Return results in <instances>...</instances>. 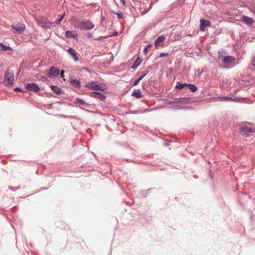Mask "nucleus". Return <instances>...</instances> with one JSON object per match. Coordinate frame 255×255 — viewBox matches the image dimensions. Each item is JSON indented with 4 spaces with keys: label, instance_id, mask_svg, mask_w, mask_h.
I'll list each match as a JSON object with an SVG mask.
<instances>
[{
    "label": "nucleus",
    "instance_id": "1",
    "mask_svg": "<svg viewBox=\"0 0 255 255\" xmlns=\"http://www.w3.org/2000/svg\"><path fill=\"white\" fill-rule=\"evenodd\" d=\"M94 27V24L88 20H82L79 22L77 27L85 30H91Z\"/></svg>",
    "mask_w": 255,
    "mask_h": 255
},
{
    "label": "nucleus",
    "instance_id": "2",
    "mask_svg": "<svg viewBox=\"0 0 255 255\" xmlns=\"http://www.w3.org/2000/svg\"><path fill=\"white\" fill-rule=\"evenodd\" d=\"M14 80V75L8 70L6 71L4 75V83L6 85H12Z\"/></svg>",
    "mask_w": 255,
    "mask_h": 255
},
{
    "label": "nucleus",
    "instance_id": "3",
    "mask_svg": "<svg viewBox=\"0 0 255 255\" xmlns=\"http://www.w3.org/2000/svg\"><path fill=\"white\" fill-rule=\"evenodd\" d=\"M86 87L89 89H93V90H103L105 89L103 88V86L98 85L95 82H92L87 84L86 85Z\"/></svg>",
    "mask_w": 255,
    "mask_h": 255
},
{
    "label": "nucleus",
    "instance_id": "4",
    "mask_svg": "<svg viewBox=\"0 0 255 255\" xmlns=\"http://www.w3.org/2000/svg\"><path fill=\"white\" fill-rule=\"evenodd\" d=\"M67 51L73 57L75 61H78L80 60V55L74 49L69 47Z\"/></svg>",
    "mask_w": 255,
    "mask_h": 255
},
{
    "label": "nucleus",
    "instance_id": "5",
    "mask_svg": "<svg viewBox=\"0 0 255 255\" xmlns=\"http://www.w3.org/2000/svg\"><path fill=\"white\" fill-rule=\"evenodd\" d=\"M200 21V29L201 31H204L206 27L210 26L211 25V22L209 20L201 18Z\"/></svg>",
    "mask_w": 255,
    "mask_h": 255
},
{
    "label": "nucleus",
    "instance_id": "6",
    "mask_svg": "<svg viewBox=\"0 0 255 255\" xmlns=\"http://www.w3.org/2000/svg\"><path fill=\"white\" fill-rule=\"evenodd\" d=\"M26 88L28 91L37 92L39 91V87L37 84L34 83H28L26 85Z\"/></svg>",
    "mask_w": 255,
    "mask_h": 255
},
{
    "label": "nucleus",
    "instance_id": "7",
    "mask_svg": "<svg viewBox=\"0 0 255 255\" xmlns=\"http://www.w3.org/2000/svg\"><path fill=\"white\" fill-rule=\"evenodd\" d=\"M12 27L16 31L19 33L23 32L25 28V25L22 23H18L15 24H13L12 25Z\"/></svg>",
    "mask_w": 255,
    "mask_h": 255
},
{
    "label": "nucleus",
    "instance_id": "8",
    "mask_svg": "<svg viewBox=\"0 0 255 255\" xmlns=\"http://www.w3.org/2000/svg\"><path fill=\"white\" fill-rule=\"evenodd\" d=\"M48 74L53 77H57L60 74V70L56 67L52 66L50 68Z\"/></svg>",
    "mask_w": 255,
    "mask_h": 255
},
{
    "label": "nucleus",
    "instance_id": "9",
    "mask_svg": "<svg viewBox=\"0 0 255 255\" xmlns=\"http://www.w3.org/2000/svg\"><path fill=\"white\" fill-rule=\"evenodd\" d=\"M36 20L38 24L40 26L44 28L45 29H47L49 28V25H48L46 20L44 18L37 19Z\"/></svg>",
    "mask_w": 255,
    "mask_h": 255
},
{
    "label": "nucleus",
    "instance_id": "10",
    "mask_svg": "<svg viewBox=\"0 0 255 255\" xmlns=\"http://www.w3.org/2000/svg\"><path fill=\"white\" fill-rule=\"evenodd\" d=\"M241 131L244 133L245 134H247L248 135L249 132H255V127L253 128H249L248 127H242L241 128Z\"/></svg>",
    "mask_w": 255,
    "mask_h": 255
},
{
    "label": "nucleus",
    "instance_id": "11",
    "mask_svg": "<svg viewBox=\"0 0 255 255\" xmlns=\"http://www.w3.org/2000/svg\"><path fill=\"white\" fill-rule=\"evenodd\" d=\"M65 35L67 37L73 38L75 39H77L78 37V35L76 32L69 30L66 31Z\"/></svg>",
    "mask_w": 255,
    "mask_h": 255
},
{
    "label": "nucleus",
    "instance_id": "12",
    "mask_svg": "<svg viewBox=\"0 0 255 255\" xmlns=\"http://www.w3.org/2000/svg\"><path fill=\"white\" fill-rule=\"evenodd\" d=\"M70 83L71 84H72L74 86L79 88L80 87V81L77 79L74 78L73 77H71L70 79Z\"/></svg>",
    "mask_w": 255,
    "mask_h": 255
},
{
    "label": "nucleus",
    "instance_id": "13",
    "mask_svg": "<svg viewBox=\"0 0 255 255\" xmlns=\"http://www.w3.org/2000/svg\"><path fill=\"white\" fill-rule=\"evenodd\" d=\"M242 21L246 24H251L253 23V19L247 16H243L242 17Z\"/></svg>",
    "mask_w": 255,
    "mask_h": 255
},
{
    "label": "nucleus",
    "instance_id": "14",
    "mask_svg": "<svg viewBox=\"0 0 255 255\" xmlns=\"http://www.w3.org/2000/svg\"><path fill=\"white\" fill-rule=\"evenodd\" d=\"M91 96L95 98H98L102 100H104L105 98V97L100 92H94L91 93Z\"/></svg>",
    "mask_w": 255,
    "mask_h": 255
},
{
    "label": "nucleus",
    "instance_id": "15",
    "mask_svg": "<svg viewBox=\"0 0 255 255\" xmlns=\"http://www.w3.org/2000/svg\"><path fill=\"white\" fill-rule=\"evenodd\" d=\"M132 96L138 99L142 97V93L140 89L134 90L132 93Z\"/></svg>",
    "mask_w": 255,
    "mask_h": 255
},
{
    "label": "nucleus",
    "instance_id": "16",
    "mask_svg": "<svg viewBox=\"0 0 255 255\" xmlns=\"http://www.w3.org/2000/svg\"><path fill=\"white\" fill-rule=\"evenodd\" d=\"M235 60V58L233 56H227L224 59V63L225 64H229Z\"/></svg>",
    "mask_w": 255,
    "mask_h": 255
},
{
    "label": "nucleus",
    "instance_id": "17",
    "mask_svg": "<svg viewBox=\"0 0 255 255\" xmlns=\"http://www.w3.org/2000/svg\"><path fill=\"white\" fill-rule=\"evenodd\" d=\"M0 51H3L4 52L8 51H12V49L10 47L4 45L1 43H0Z\"/></svg>",
    "mask_w": 255,
    "mask_h": 255
},
{
    "label": "nucleus",
    "instance_id": "18",
    "mask_svg": "<svg viewBox=\"0 0 255 255\" xmlns=\"http://www.w3.org/2000/svg\"><path fill=\"white\" fill-rule=\"evenodd\" d=\"M141 62H142V59L140 58H139V57H138L136 58V60L134 61L133 64L132 65V68L133 69L136 68L139 65V64L141 63Z\"/></svg>",
    "mask_w": 255,
    "mask_h": 255
},
{
    "label": "nucleus",
    "instance_id": "19",
    "mask_svg": "<svg viewBox=\"0 0 255 255\" xmlns=\"http://www.w3.org/2000/svg\"><path fill=\"white\" fill-rule=\"evenodd\" d=\"M51 89L57 94H59L61 91V89L56 86H51Z\"/></svg>",
    "mask_w": 255,
    "mask_h": 255
},
{
    "label": "nucleus",
    "instance_id": "20",
    "mask_svg": "<svg viewBox=\"0 0 255 255\" xmlns=\"http://www.w3.org/2000/svg\"><path fill=\"white\" fill-rule=\"evenodd\" d=\"M219 98L224 101H225V100L236 101V99H237L236 97H220Z\"/></svg>",
    "mask_w": 255,
    "mask_h": 255
},
{
    "label": "nucleus",
    "instance_id": "21",
    "mask_svg": "<svg viewBox=\"0 0 255 255\" xmlns=\"http://www.w3.org/2000/svg\"><path fill=\"white\" fill-rule=\"evenodd\" d=\"M187 84H186V83H184V84H182L180 82H178L177 83H176V85L175 86V87L177 89H182L184 87H187Z\"/></svg>",
    "mask_w": 255,
    "mask_h": 255
},
{
    "label": "nucleus",
    "instance_id": "22",
    "mask_svg": "<svg viewBox=\"0 0 255 255\" xmlns=\"http://www.w3.org/2000/svg\"><path fill=\"white\" fill-rule=\"evenodd\" d=\"M187 87H188L189 88V89L192 92H195L197 90V89L196 86H195L193 84H187Z\"/></svg>",
    "mask_w": 255,
    "mask_h": 255
},
{
    "label": "nucleus",
    "instance_id": "23",
    "mask_svg": "<svg viewBox=\"0 0 255 255\" xmlns=\"http://www.w3.org/2000/svg\"><path fill=\"white\" fill-rule=\"evenodd\" d=\"M218 59L220 60L224 61V58L226 57L223 55V51H219L218 52Z\"/></svg>",
    "mask_w": 255,
    "mask_h": 255
},
{
    "label": "nucleus",
    "instance_id": "24",
    "mask_svg": "<svg viewBox=\"0 0 255 255\" xmlns=\"http://www.w3.org/2000/svg\"><path fill=\"white\" fill-rule=\"evenodd\" d=\"M159 44V36H158L156 38V40H155V43H154V45H155L156 48H157Z\"/></svg>",
    "mask_w": 255,
    "mask_h": 255
},
{
    "label": "nucleus",
    "instance_id": "25",
    "mask_svg": "<svg viewBox=\"0 0 255 255\" xmlns=\"http://www.w3.org/2000/svg\"><path fill=\"white\" fill-rule=\"evenodd\" d=\"M64 13L61 16V17L59 19L56 20L55 23L59 24L60 22V21L62 20V19L63 18V17L64 16Z\"/></svg>",
    "mask_w": 255,
    "mask_h": 255
},
{
    "label": "nucleus",
    "instance_id": "26",
    "mask_svg": "<svg viewBox=\"0 0 255 255\" xmlns=\"http://www.w3.org/2000/svg\"><path fill=\"white\" fill-rule=\"evenodd\" d=\"M119 18H122L123 17V14L122 12H116L115 13Z\"/></svg>",
    "mask_w": 255,
    "mask_h": 255
},
{
    "label": "nucleus",
    "instance_id": "27",
    "mask_svg": "<svg viewBox=\"0 0 255 255\" xmlns=\"http://www.w3.org/2000/svg\"><path fill=\"white\" fill-rule=\"evenodd\" d=\"M77 101L79 103L82 105H84L85 104V101L82 99H77Z\"/></svg>",
    "mask_w": 255,
    "mask_h": 255
},
{
    "label": "nucleus",
    "instance_id": "28",
    "mask_svg": "<svg viewBox=\"0 0 255 255\" xmlns=\"http://www.w3.org/2000/svg\"><path fill=\"white\" fill-rule=\"evenodd\" d=\"M167 55H168V54L167 53H160V57L167 56Z\"/></svg>",
    "mask_w": 255,
    "mask_h": 255
},
{
    "label": "nucleus",
    "instance_id": "29",
    "mask_svg": "<svg viewBox=\"0 0 255 255\" xmlns=\"http://www.w3.org/2000/svg\"><path fill=\"white\" fill-rule=\"evenodd\" d=\"M146 73H145V74H144V75H142V76H140V77L138 78V81H140V80H141L143 78V77L146 75Z\"/></svg>",
    "mask_w": 255,
    "mask_h": 255
},
{
    "label": "nucleus",
    "instance_id": "30",
    "mask_svg": "<svg viewBox=\"0 0 255 255\" xmlns=\"http://www.w3.org/2000/svg\"><path fill=\"white\" fill-rule=\"evenodd\" d=\"M165 40V37L163 35H160V42Z\"/></svg>",
    "mask_w": 255,
    "mask_h": 255
},
{
    "label": "nucleus",
    "instance_id": "31",
    "mask_svg": "<svg viewBox=\"0 0 255 255\" xmlns=\"http://www.w3.org/2000/svg\"><path fill=\"white\" fill-rule=\"evenodd\" d=\"M139 81H138V80L137 79V80H136L134 82V84H133V86L137 85L139 83Z\"/></svg>",
    "mask_w": 255,
    "mask_h": 255
},
{
    "label": "nucleus",
    "instance_id": "32",
    "mask_svg": "<svg viewBox=\"0 0 255 255\" xmlns=\"http://www.w3.org/2000/svg\"><path fill=\"white\" fill-rule=\"evenodd\" d=\"M64 71L62 70L60 73V76L61 78H63L64 77Z\"/></svg>",
    "mask_w": 255,
    "mask_h": 255
},
{
    "label": "nucleus",
    "instance_id": "33",
    "mask_svg": "<svg viewBox=\"0 0 255 255\" xmlns=\"http://www.w3.org/2000/svg\"><path fill=\"white\" fill-rule=\"evenodd\" d=\"M252 64L254 66H255V56L253 58V59L252 60Z\"/></svg>",
    "mask_w": 255,
    "mask_h": 255
},
{
    "label": "nucleus",
    "instance_id": "34",
    "mask_svg": "<svg viewBox=\"0 0 255 255\" xmlns=\"http://www.w3.org/2000/svg\"><path fill=\"white\" fill-rule=\"evenodd\" d=\"M143 52L145 54H146L147 52H148V49H147V48H145L143 50Z\"/></svg>",
    "mask_w": 255,
    "mask_h": 255
},
{
    "label": "nucleus",
    "instance_id": "35",
    "mask_svg": "<svg viewBox=\"0 0 255 255\" xmlns=\"http://www.w3.org/2000/svg\"><path fill=\"white\" fill-rule=\"evenodd\" d=\"M15 91H21V89L18 87L14 89Z\"/></svg>",
    "mask_w": 255,
    "mask_h": 255
},
{
    "label": "nucleus",
    "instance_id": "36",
    "mask_svg": "<svg viewBox=\"0 0 255 255\" xmlns=\"http://www.w3.org/2000/svg\"><path fill=\"white\" fill-rule=\"evenodd\" d=\"M151 46V44H149L147 45L145 48H147V49L148 50L150 48Z\"/></svg>",
    "mask_w": 255,
    "mask_h": 255
},
{
    "label": "nucleus",
    "instance_id": "37",
    "mask_svg": "<svg viewBox=\"0 0 255 255\" xmlns=\"http://www.w3.org/2000/svg\"><path fill=\"white\" fill-rule=\"evenodd\" d=\"M121 2L123 3V5H125L126 4V1L125 0H120Z\"/></svg>",
    "mask_w": 255,
    "mask_h": 255
},
{
    "label": "nucleus",
    "instance_id": "38",
    "mask_svg": "<svg viewBox=\"0 0 255 255\" xmlns=\"http://www.w3.org/2000/svg\"><path fill=\"white\" fill-rule=\"evenodd\" d=\"M163 145H164V146H168V145H169V143H167V142H164V143H163Z\"/></svg>",
    "mask_w": 255,
    "mask_h": 255
},
{
    "label": "nucleus",
    "instance_id": "39",
    "mask_svg": "<svg viewBox=\"0 0 255 255\" xmlns=\"http://www.w3.org/2000/svg\"><path fill=\"white\" fill-rule=\"evenodd\" d=\"M118 35V32H115V34H114V35L116 36V35Z\"/></svg>",
    "mask_w": 255,
    "mask_h": 255
}]
</instances>
